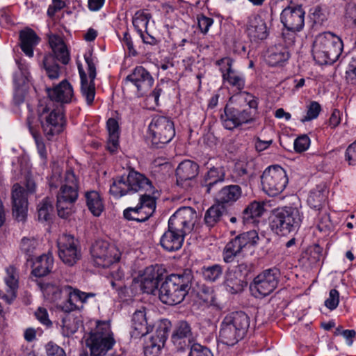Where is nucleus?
Here are the masks:
<instances>
[{"instance_id": "31", "label": "nucleus", "mask_w": 356, "mask_h": 356, "mask_svg": "<svg viewBox=\"0 0 356 356\" xmlns=\"http://www.w3.org/2000/svg\"><path fill=\"white\" fill-rule=\"evenodd\" d=\"M242 195L240 186L236 184L227 185L222 187L217 193L216 200L218 204L224 207L230 206L236 202Z\"/></svg>"}, {"instance_id": "34", "label": "nucleus", "mask_w": 356, "mask_h": 356, "mask_svg": "<svg viewBox=\"0 0 356 356\" xmlns=\"http://www.w3.org/2000/svg\"><path fill=\"white\" fill-rule=\"evenodd\" d=\"M227 217H228V213L225 207L217 203L212 205L205 212L204 222L207 227L211 229L220 222L227 225Z\"/></svg>"}, {"instance_id": "41", "label": "nucleus", "mask_w": 356, "mask_h": 356, "mask_svg": "<svg viewBox=\"0 0 356 356\" xmlns=\"http://www.w3.org/2000/svg\"><path fill=\"white\" fill-rule=\"evenodd\" d=\"M106 127L108 131L107 149L111 152H114L119 145V124L115 118H109L107 120Z\"/></svg>"}, {"instance_id": "26", "label": "nucleus", "mask_w": 356, "mask_h": 356, "mask_svg": "<svg viewBox=\"0 0 356 356\" xmlns=\"http://www.w3.org/2000/svg\"><path fill=\"white\" fill-rule=\"evenodd\" d=\"M163 281V274L152 266L147 267L140 280V288L144 293H154Z\"/></svg>"}, {"instance_id": "35", "label": "nucleus", "mask_w": 356, "mask_h": 356, "mask_svg": "<svg viewBox=\"0 0 356 356\" xmlns=\"http://www.w3.org/2000/svg\"><path fill=\"white\" fill-rule=\"evenodd\" d=\"M40 40V39L35 32L30 28H26L19 32L20 47L29 57L33 56V49Z\"/></svg>"}, {"instance_id": "55", "label": "nucleus", "mask_w": 356, "mask_h": 356, "mask_svg": "<svg viewBox=\"0 0 356 356\" xmlns=\"http://www.w3.org/2000/svg\"><path fill=\"white\" fill-rule=\"evenodd\" d=\"M339 302V293L337 289H332L329 293V298L325 300V305L330 309L333 310L336 309Z\"/></svg>"}, {"instance_id": "60", "label": "nucleus", "mask_w": 356, "mask_h": 356, "mask_svg": "<svg viewBox=\"0 0 356 356\" xmlns=\"http://www.w3.org/2000/svg\"><path fill=\"white\" fill-rule=\"evenodd\" d=\"M161 339L157 340L159 342L158 345L154 343V342L149 341V340L145 342L144 346V353L145 355H158L161 350V345L160 341Z\"/></svg>"}, {"instance_id": "39", "label": "nucleus", "mask_w": 356, "mask_h": 356, "mask_svg": "<svg viewBox=\"0 0 356 356\" xmlns=\"http://www.w3.org/2000/svg\"><path fill=\"white\" fill-rule=\"evenodd\" d=\"M54 266V259L51 256L43 254L38 257L33 264L32 274L35 277H42L47 275Z\"/></svg>"}, {"instance_id": "46", "label": "nucleus", "mask_w": 356, "mask_h": 356, "mask_svg": "<svg viewBox=\"0 0 356 356\" xmlns=\"http://www.w3.org/2000/svg\"><path fill=\"white\" fill-rule=\"evenodd\" d=\"M202 273L204 279L210 282H215L222 275V267L220 264H213L202 268Z\"/></svg>"}, {"instance_id": "63", "label": "nucleus", "mask_w": 356, "mask_h": 356, "mask_svg": "<svg viewBox=\"0 0 356 356\" xmlns=\"http://www.w3.org/2000/svg\"><path fill=\"white\" fill-rule=\"evenodd\" d=\"M233 272L243 280L250 272V266L246 263H241L236 266Z\"/></svg>"}, {"instance_id": "43", "label": "nucleus", "mask_w": 356, "mask_h": 356, "mask_svg": "<svg viewBox=\"0 0 356 356\" xmlns=\"http://www.w3.org/2000/svg\"><path fill=\"white\" fill-rule=\"evenodd\" d=\"M54 211L52 201L46 197L38 204L37 208L38 219L40 222H49L51 220Z\"/></svg>"}, {"instance_id": "36", "label": "nucleus", "mask_w": 356, "mask_h": 356, "mask_svg": "<svg viewBox=\"0 0 356 356\" xmlns=\"http://www.w3.org/2000/svg\"><path fill=\"white\" fill-rule=\"evenodd\" d=\"M70 294H67V300L64 302L63 305H60L62 311L67 313L80 309L77 302L83 304L87 300L85 292H82L79 289H73L72 286H70Z\"/></svg>"}, {"instance_id": "2", "label": "nucleus", "mask_w": 356, "mask_h": 356, "mask_svg": "<svg viewBox=\"0 0 356 356\" xmlns=\"http://www.w3.org/2000/svg\"><path fill=\"white\" fill-rule=\"evenodd\" d=\"M193 280V272L188 268L167 276L159 288V299L169 305L182 302L192 288Z\"/></svg>"}, {"instance_id": "17", "label": "nucleus", "mask_w": 356, "mask_h": 356, "mask_svg": "<svg viewBox=\"0 0 356 356\" xmlns=\"http://www.w3.org/2000/svg\"><path fill=\"white\" fill-rule=\"evenodd\" d=\"M196 218L197 213L194 209L190 207H181L170 218L168 227L186 236L193 231Z\"/></svg>"}, {"instance_id": "16", "label": "nucleus", "mask_w": 356, "mask_h": 356, "mask_svg": "<svg viewBox=\"0 0 356 356\" xmlns=\"http://www.w3.org/2000/svg\"><path fill=\"white\" fill-rule=\"evenodd\" d=\"M254 115L250 108L241 109L227 104L224 113L220 115V120L226 129L233 131L243 124L253 122L255 120Z\"/></svg>"}, {"instance_id": "33", "label": "nucleus", "mask_w": 356, "mask_h": 356, "mask_svg": "<svg viewBox=\"0 0 356 356\" xmlns=\"http://www.w3.org/2000/svg\"><path fill=\"white\" fill-rule=\"evenodd\" d=\"M39 285L45 298L51 302H56L63 297L67 298V294H70L69 285L60 286L49 282H40Z\"/></svg>"}, {"instance_id": "6", "label": "nucleus", "mask_w": 356, "mask_h": 356, "mask_svg": "<svg viewBox=\"0 0 356 356\" xmlns=\"http://www.w3.org/2000/svg\"><path fill=\"white\" fill-rule=\"evenodd\" d=\"M302 221V216L298 208L283 207L273 211L270 225L277 234L285 235L296 231Z\"/></svg>"}, {"instance_id": "8", "label": "nucleus", "mask_w": 356, "mask_h": 356, "mask_svg": "<svg viewBox=\"0 0 356 356\" xmlns=\"http://www.w3.org/2000/svg\"><path fill=\"white\" fill-rule=\"evenodd\" d=\"M115 343L110 324L106 321H97L95 329L86 340L91 356L104 355L112 349Z\"/></svg>"}, {"instance_id": "47", "label": "nucleus", "mask_w": 356, "mask_h": 356, "mask_svg": "<svg viewBox=\"0 0 356 356\" xmlns=\"http://www.w3.org/2000/svg\"><path fill=\"white\" fill-rule=\"evenodd\" d=\"M6 284L9 287L12 296L15 297L16 290L18 288V275L16 268L11 266H9L6 269Z\"/></svg>"}, {"instance_id": "49", "label": "nucleus", "mask_w": 356, "mask_h": 356, "mask_svg": "<svg viewBox=\"0 0 356 356\" xmlns=\"http://www.w3.org/2000/svg\"><path fill=\"white\" fill-rule=\"evenodd\" d=\"M37 242L34 238L24 237L21 240L20 250L29 257H31L35 250Z\"/></svg>"}, {"instance_id": "32", "label": "nucleus", "mask_w": 356, "mask_h": 356, "mask_svg": "<svg viewBox=\"0 0 356 356\" xmlns=\"http://www.w3.org/2000/svg\"><path fill=\"white\" fill-rule=\"evenodd\" d=\"M185 236L183 234L168 227V230L164 232L161 238L160 244L165 250L175 252L182 247Z\"/></svg>"}, {"instance_id": "28", "label": "nucleus", "mask_w": 356, "mask_h": 356, "mask_svg": "<svg viewBox=\"0 0 356 356\" xmlns=\"http://www.w3.org/2000/svg\"><path fill=\"white\" fill-rule=\"evenodd\" d=\"M199 174V165L191 160L181 162L176 169L177 184L184 186L186 181L195 178Z\"/></svg>"}, {"instance_id": "23", "label": "nucleus", "mask_w": 356, "mask_h": 356, "mask_svg": "<svg viewBox=\"0 0 356 356\" xmlns=\"http://www.w3.org/2000/svg\"><path fill=\"white\" fill-rule=\"evenodd\" d=\"M171 340L177 350L181 351L191 347L194 340L191 324L186 321H179L174 327Z\"/></svg>"}, {"instance_id": "15", "label": "nucleus", "mask_w": 356, "mask_h": 356, "mask_svg": "<svg viewBox=\"0 0 356 356\" xmlns=\"http://www.w3.org/2000/svg\"><path fill=\"white\" fill-rule=\"evenodd\" d=\"M154 78L150 72L143 66L136 67L123 81V90L136 88V95H145L154 84Z\"/></svg>"}, {"instance_id": "38", "label": "nucleus", "mask_w": 356, "mask_h": 356, "mask_svg": "<svg viewBox=\"0 0 356 356\" xmlns=\"http://www.w3.org/2000/svg\"><path fill=\"white\" fill-rule=\"evenodd\" d=\"M327 190L325 185H318L310 191L307 203L311 208L320 210L327 199Z\"/></svg>"}, {"instance_id": "25", "label": "nucleus", "mask_w": 356, "mask_h": 356, "mask_svg": "<svg viewBox=\"0 0 356 356\" xmlns=\"http://www.w3.org/2000/svg\"><path fill=\"white\" fill-rule=\"evenodd\" d=\"M232 60L225 57L216 61V65L220 67L224 80L230 85L236 87L238 90L244 88L245 81L243 76L234 71L232 67Z\"/></svg>"}, {"instance_id": "24", "label": "nucleus", "mask_w": 356, "mask_h": 356, "mask_svg": "<svg viewBox=\"0 0 356 356\" xmlns=\"http://www.w3.org/2000/svg\"><path fill=\"white\" fill-rule=\"evenodd\" d=\"M245 32L253 41L265 40L268 35L266 23L259 14H252L248 18Z\"/></svg>"}, {"instance_id": "56", "label": "nucleus", "mask_w": 356, "mask_h": 356, "mask_svg": "<svg viewBox=\"0 0 356 356\" xmlns=\"http://www.w3.org/2000/svg\"><path fill=\"white\" fill-rule=\"evenodd\" d=\"M213 19L203 15L197 17V24L201 32L207 33L209 27L212 25Z\"/></svg>"}, {"instance_id": "30", "label": "nucleus", "mask_w": 356, "mask_h": 356, "mask_svg": "<svg viewBox=\"0 0 356 356\" xmlns=\"http://www.w3.org/2000/svg\"><path fill=\"white\" fill-rule=\"evenodd\" d=\"M225 172L222 167L211 168L200 180V186L204 188L205 193L210 194L213 188L225 180Z\"/></svg>"}, {"instance_id": "7", "label": "nucleus", "mask_w": 356, "mask_h": 356, "mask_svg": "<svg viewBox=\"0 0 356 356\" xmlns=\"http://www.w3.org/2000/svg\"><path fill=\"white\" fill-rule=\"evenodd\" d=\"M48 40L54 56L51 54L45 56L43 59V65L47 76L54 79L59 76V65L56 63L55 59L66 65L70 61V54L63 40L59 35L49 34Z\"/></svg>"}, {"instance_id": "11", "label": "nucleus", "mask_w": 356, "mask_h": 356, "mask_svg": "<svg viewBox=\"0 0 356 356\" xmlns=\"http://www.w3.org/2000/svg\"><path fill=\"white\" fill-rule=\"evenodd\" d=\"M152 145L161 148L174 138L175 130L173 122L168 117L155 116L149 125Z\"/></svg>"}, {"instance_id": "13", "label": "nucleus", "mask_w": 356, "mask_h": 356, "mask_svg": "<svg viewBox=\"0 0 356 356\" xmlns=\"http://www.w3.org/2000/svg\"><path fill=\"white\" fill-rule=\"evenodd\" d=\"M279 270L276 268L264 270L255 277L250 289L256 298H263L270 294L277 286Z\"/></svg>"}, {"instance_id": "29", "label": "nucleus", "mask_w": 356, "mask_h": 356, "mask_svg": "<svg viewBox=\"0 0 356 356\" xmlns=\"http://www.w3.org/2000/svg\"><path fill=\"white\" fill-rule=\"evenodd\" d=\"M49 100L48 104L54 105V102L68 103L73 96V90L70 83L64 80L53 89L47 91Z\"/></svg>"}, {"instance_id": "10", "label": "nucleus", "mask_w": 356, "mask_h": 356, "mask_svg": "<svg viewBox=\"0 0 356 356\" xmlns=\"http://www.w3.org/2000/svg\"><path fill=\"white\" fill-rule=\"evenodd\" d=\"M54 105H40L38 112L44 134L50 140L52 136L63 131L65 124L62 106L52 108Z\"/></svg>"}, {"instance_id": "4", "label": "nucleus", "mask_w": 356, "mask_h": 356, "mask_svg": "<svg viewBox=\"0 0 356 356\" xmlns=\"http://www.w3.org/2000/svg\"><path fill=\"white\" fill-rule=\"evenodd\" d=\"M249 326L250 318L245 312L228 314L221 323L219 339L224 344L234 346L245 337Z\"/></svg>"}, {"instance_id": "5", "label": "nucleus", "mask_w": 356, "mask_h": 356, "mask_svg": "<svg viewBox=\"0 0 356 356\" xmlns=\"http://www.w3.org/2000/svg\"><path fill=\"white\" fill-rule=\"evenodd\" d=\"M63 181L57 195L56 207L58 216L67 218L71 214L72 206L79 196V179L70 168L65 172Z\"/></svg>"}, {"instance_id": "62", "label": "nucleus", "mask_w": 356, "mask_h": 356, "mask_svg": "<svg viewBox=\"0 0 356 356\" xmlns=\"http://www.w3.org/2000/svg\"><path fill=\"white\" fill-rule=\"evenodd\" d=\"M33 137L35 138V141L37 145L38 152L40 156V157L45 161L47 158V154L46 150V147L42 141V138L36 135L35 134H33Z\"/></svg>"}, {"instance_id": "27", "label": "nucleus", "mask_w": 356, "mask_h": 356, "mask_svg": "<svg viewBox=\"0 0 356 356\" xmlns=\"http://www.w3.org/2000/svg\"><path fill=\"white\" fill-rule=\"evenodd\" d=\"M131 327L133 328L131 333V337L136 339L143 337L152 331V327L148 323L145 308L137 310L134 313L131 319Z\"/></svg>"}, {"instance_id": "18", "label": "nucleus", "mask_w": 356, "mask_h": 356, "mask_svg": "<svg viewBox=\"0 0 356 356\" xmlns=\"http://www.w3.org/2000/svg\"><path fill=\"white\" fill-rule=\"evenodd\" d=\"M57 246L59 258L65 264L72 266L81 259L79 241L74 236L63 234L58 238Z\"/></svg>"}, {"instance_id": "51", "label": "nucleus", "mask_w": 356, "mask_h": 356, "mask_svg": "<svg viewBox=\"0 0 356 356\" xmlns=\"http://www.w3.org/2000/svg\"><path fill=\"white\" fill-rule=\"evenodd\" d=\"M168 337V329L165 327H159L156 332L151 336V337L149 339V341L154 342V343H156V345L159 344V342L157 340L161 339L160 341V345H161V349L164 346V344L166 341Z\"/></svg>"}, {"instance_id": "50", "label": "nucleus", "mask_w": 356, "mask_h": 356, "mask_svg": "<svg viewBox=\"0 0 356 356\" xmlns=\"http://www.w3.org/2000/svg\"><path fill=\"white\" fill-rule=\"evenodd\" d=\"M321 110V105L317 102H312L307 106V115L301 119V121L305 122L316 118Z\"/></svg>"}, {"instance_id": "48", "label": "nucleus", "mask_w": 356, "mask_h": 356, "mask_svg": "<svg viewBox=\"0 0 356 356\" xmlns=\"http://www.w3.org/2000/svg\"><path fill=\"white\" fill-rule=\"evenodd\" d=\"M197 295L200 299L206 303L212 304L215 302L216 298L213 289L205 284L200 287Z\"/></svg>"}, {"instance_id": "45", "label": "nucleus", "mask_w": 356, "mask_h": 356, "mask_svg": "<svg viewBox=\"0 0 356 356\" xmlns=\"http://www.w3.org/2000/svg\"><path fill=\"white\" fill-rule=\"evenodd\" d=\"M150 18L151 15L149 13L139 10L136 13L133 19V24L134 27L140 33L143 42L145 43L148 44H150L151 42L149 41L147 38L145 37V35L143 33L142 29H140V28L145 27L146 29Z\"/></svg>"}, {"instance_id": "42", "label": "nucleus", "mask_w": 356, "mask_h": 356, "mask_svg": "<svg viewBox=\"0 0 356 356\" xmlns=\"http://www.w3.org/2000/svg\"><path fill=\"white\" fill-rule=\"evenodd\" d=\"M244 281L233 270H228L225 275L224 285L226 290L232 293L236 294L243 290Z\"/></svg>"}, {"instance_id": "64", "label": "nucleus", "mask_w": 356, "mask_h": 356, "mask_svg": "<svg viewBox=\"0 0 356 356\" xmlns=\"http://www.w3.org/2000/svg\"><path fill=\"white\" fill-rule=\"evenodd\" d=\"M65 2L61 0H53V3L50 5L47 10V15L53 17L56 13L61 10L65 6Z\"/></svg>"}, {"instance_id": "9", "label": "nucleus", "mask_w": 356, "mask_h": 356, "mask_svg": "<svg viewBox=\"0 0 356 356\" xmlns=\"http://www.w3.org/2000/svg\"><path fill=\"white\" fill-rule=\"evenodd\" d=\"M25 190L19 184L13 186L11 191L12 212L13 218L18 222H24L28 212V195L35 192L36 185L30 177L26 179Z\"/></svg>"}, {"instance_id": "12", "label": "nucleus", "mask_w": 356, "mask_h": 356, "mask_svg": "<svg viewBox=\"0 0 356 356\" xmlns=\"http://www.w3.org/2000/svg\"><path fill=\"white\" fill-rule=\"evenodd\" d=\"M263 191L269 196H276L283 191L288 183L285 170L280 165H273L266 168L261 177Z\"/></svg>"}, {"instance_id": "58", "label": "nucleus", "mask_w": 356, "mask_h": 356, "mask_svg": "<svg viewBox=\"0 0 356 356\" xmlns=\"http://www.w3.org/2000/svg\"><path fill=\"white\" fill-rule=\"evenodd\" d=\"M316 227L321 232L326 233L330 231L331 223L330 221V217L326 213H324L321 215Z\"/></svg>"}, {"instance_id": "59", "label": "nucleus", "mask_w": 356, "mask_h": 356, "mask_svg": "<svg viewBox=\"0 0 356 356\" xmlns=\"http://www.w3.org/2000/svg\"><path fill=\"white\" fill-rule=\"evenodd\" d=\"M37 319L47 327L51 325V321L49 319L48 313L46 309L39 307L35 312Z\"/></svg>"}, {"instance_id": "40", "label": "nucleus", "mask_w": 356, "mask_h": 356, "mask_svg": "<svg viewBox=\"0 0 356 356\" xmlns=\"http://www.w3.org/2000/svg\"><path fill=\"white\" fill-rule=\"evenodd\" d=\"M85 197L90 211L95 216H99L104 210V204L99 193L95 191H87Z\"/></svg>"}, {"instance_id": "20", "label": "nucleus", "mask_w": 356, "mask_h": 356, "mask_svg": "<svg viewBox=\"0 0 356 356\" xmlns=\"http://www.w3.org/2000/svg\"><path fill=\"white\" fill-rule=\"evenodd\" d=\"M85 60L88 65V83L87 75L84 70L79 66V72L81 78V91L83 97L88 105H92L95 96V79L96 77V67L90 56H85Z\"/></svg>"}, {"instance_id": "1", "label": "nucleus", "mask_w": 356, "mask_h": 356, "mask_svg": "<svg viewBox=\"0 0 356 356\" xmlns=\"http://www.w3.org/2000/svg\"><path fill=\"white\" fill-rule=\"evenodd\" d=\"M157 192L151 181L145 175L134 170L127 175L113 178L110 187V193L115 197L139 193L140 202L136 207H129L124 211V217L129 220L145 222L155 211Z\"/></svg>"}, {"instance_id": "3", "label": "nucleus", "mask_w": 356, "mask_h": 356, "mask_svg": "<svg viewBox=\"0 0 356 356\" xmlns=\"http://www.w3.org/2000/svg\"><path fill=\"white\" fill-rule=\"evenodd\" d=\"M343 44L341 38L330 32L318 35L313 43L312 55L319 65H332L342 53Z\"/></svg>"}, {"instance_id": "22", "label": "nucleus", "mask_w": 356, "mask_h": 356, "mask_svg": "<svg viewBox=\"0 0 356 356\" xmlns=\"http://www.w3.org/2000/svg\"><path fill=\"white\" fill-rule=\"evenodd\" d=\"M18 71L14 74L15 91L13 101L15 104L19 105L24 102L28 91L29 82V72L28 66L22 60H17Z\"/></svg>"}, {"instance_id": "14", "label": "nucleus", "mask_w": 356, "mask_h": 356, "mask_svg": "<svg viewBox=\"0 0 356 356\" xmlns=\"http://www.w3.org/2000/svg\"><path fill=\"white\" fill-rule=\"evenodd\" d=\"M259 236L255 230L243 232L225 245L223 250V259L226 263H230L239 255L243 249L248 245L255 246L259 240Z\"/></svg>"}, {"instance_id": "52", "label": "nucleus", "mask_w": 356, "mask_h": 356, "mask_svg": "<svg viewBox=\"0 0 356 356\" xmlns=\"http://www.w3.org/2000/svg\"><path fill=\"white\" fill-rule=\"evenodd\" d=\"M309 145V138L307 135H302L294 140V149L296 152H303L308 149Z\"/></svg>"}, {"instance_id": "57", "label": "nucleus", "mask_w": 356, "mask_h": 356, "mask_svg": "<svg viewBox=\"0 0 356 356\" xmlns=\"http://www.w3.org/2000/svg\"><path fill=\"white\" fill-rule=\"evenodd\" d=\"M296 32H298L297 30H291L289 29H286L282 32V38L285 45L287 47H291L294 44L296 38Z\"/></svg>"}, {"instance_id": "37", "label": "nucleus", "mask_w": 356, "mask_h": 356, "mask_svg": "<svg viewBox=\"0 0 356 356\" xmlns=\"http://www.w3.org/2000/svg\"><path fill=\"white\" fill-rule=\"evenodd\" d=\"M264 211V202L253 201L242 212L241 219L243 223H254L255 218L261 216Z\"/></svg>"}, {"instance_id": "54", "label": "nucleus", "mask_w": 356, "mask_h": 356, "mask_svg": "<svg viewBox=\"0 0 356 356\" xmlns=\"http://www.w3.org/2000/svg\"><path fill=\"white\" fill-rule=\"evenodd\" d=\"M45 350L47 356H66L63 348L52 341L46 344Z\"/></svg>"}, {"instance_id": "61", "label": "nucleus", "mask_w": 356, "mask_h": 356, "mask_svg": "<svg viewBox=\"0 0 356 356\" xmlns=\"http://www.w3.org/2000/svg\"><path fill=\"white\" fill-rule=\"evenodd\" d=\"M346 159L350 165H356V140L351 143L346 149Z\"/></svg>"}, {"instance_id": "19", "label": "nucleus", "mask_w": 356, "mask_h": 356, "mask_svg": "<svg viewBox=\"0 0 356 356\" xmlns=\"http://www.w3.org/2000/svg\"><path fill=\"white\" fill-rule=\"evenodd\" d=\"M91 254L96 266L108 268L120 260V253L107 241H97L92 246Z\"/></svg>"}, {"instance_id": "21", "label": "nucleus", "mask_w": 356, "mask_h": 356, "mask_svg": "<svg viewBox=\"0 0 356 356\" xmlns=\"http://www.w3.org/2000/svg\"><path fill=\"white\" fill-rule=\"evenodd\" d=\"M305 11L301 5L288 6L280 15V21L285 29L300 31L305 25Z\"/></svg>"}, {"instance_id": "53", "label": "nucleus", "mask_w": 356, "mask_h": 356, "mask_svg": "<svg viewBox=\"0 0 356 356\" xmlns=\"http://www.w3.org/2000/svg\"><path fill=\"white\" fill-rule=\"evenodd\" d=\"M188 356H213V355L207 347L194 343L191 346Z\"/></svg>"}, {"instance_id": "44", "label": "nucleus", "mask_w": 356, "mask_h": 356, "mask_svg": "<svg viewBox=\"0 0 356 356\" xmlns=\"http://www.w3.org/2000/svg\"><path fill=\"white\" fill-rule=\"evenodd\" d=\"M289 58V53L286 49L275 47L269 51L267 62L270 65L275 66L286 61Z\"/></svg>"}]
</instances>
